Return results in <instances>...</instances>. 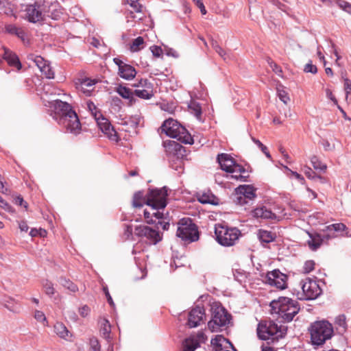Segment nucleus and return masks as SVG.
<instances>
[{"instance_id":"nucleus-33","label":"nucleus","mask_w":351,"mask_h":351,"mask_svg":"<svg viewBox=\"0 0 351 351\" xmlns=\"http://www.w3.org/2000/svg\"><path fill=\"white\" fill-rule=\"evenodd\" d=\"M323 242V239L319 234L311 235V240L308 241L309 247L312 250H316L318 249Z\"/></svg>"},{"instance_id":"nucleus-54","label":"nucleus","mask_w":351,"mask_h":351,"mask_svg":"<svg viewBox=\"0 0 351 351\" xmlns=\"http://www.w3.org/2000/svg\"><path fill=\"white\" fill-rule=\"evenodd\" d=\"M134 86L136 87H141L143 88H147V86H152V84L149 82L147 79H141L138 84Z\"/></svg>"},{"instance_id":"nucleus-47","label":"nucleus","mask_w":351,"mask_h":351,"mask_svg":"<svg viewBox=\"0 0 351 351\" xmlns=\"http://www.w3.org/2000/svg\"><path fill=\"white\" fill-rule=\"evenodd\" d=\"M326 229L328 230L333 231H344L346 229V226L345 224L342 223H334L326 227Z\"/></svg>"},{"instance_id":"nucleus-18","label":"nucleus","mask_w":351,"mask_h":351,"mask_svg":"<svg viewBox=\"0 0 351 351\" xmlns=\"http://www.w3.org/2000/svg\"><path fill=\"white\" fill-rule=\"evenodd\" d=\"M256 189L251 185L240 186L237 189V193L239 195L237 197V202L241 205L247 204L250 200H252L256 197Z\"/></svg>"},{"instance_id":"nucleus-41","label":"nucleus","mask_w":351,"mask_h":351,"mask_svg":"<svg viewBox=\"0 0 351 351\" xmlns=\"http://www.w3.org/2000/svg\"><path fill=\"white\" fill-rule=\"evenodd\" d=\"M43 287L47 295L51 296L55 293V289L51 282L46 280L43 284Z\"/></svg>"},{"instance_id":"nucleus-4","label":"nucleus","mask_w":351,"mask_h":351,"mask_svg":"<svg viewBox=\"0 0 351 351\" xmlns=\"http://www.w3.org/2000/svg\"><path fill=\"white\" fill-rule=\"evenodd\" d=\"M211 319L208 322V328L212 332H218L227 327L231 320V315L221 305L214 304L211 306Z\"/></svg>"},{"instance_id":"nucleus-56","label":"nucleus","mask_w":351,"mask_h":351,"mask_svg":"<svg viewBox=\"0 0 351 351\" xmlns=\"http://www.w3.org/2000/svg\"><path fill=\"white\" fill-rule=\"evenodd\" d=\"M344 90L346 93V97H348L349 94H351V81L348 78L344 80Z\"/></svg>"},{"instance_id":"nucleus-35","label":"nucleus","mask_w":351,"mask_h":351,"mask_svg":"<svg viewBox=\"0 0 351 351\" xmlns=\"http://www.w3.org/2000/svg\"><path fill=\"white\" fill-rule=\"evenodd\" d=\"M145 47L144 39L141 36H138L136 39H134L130 45V49L132 52H136Z\"/></svg>"},{"instance_id":"nucleus-51","label":"nucleus","mask_w":351,"mask_h":351,"mask_svg":"<svg viewBox=\"0 0 351 351\" xmlns=\"http://www.w3.org/2000/svg\"><path fill=\"white\" fill-rule=\"evenodd\" d=\"M226 341V339L223 337L221 335H217L215 337V339H212L211 342L213 344L221 348L222 346H223V343L225 342Z\"/></svg>"},{"instance_id":"nucleus-42","label":"nucleus","mask_w":351,"mask_h":351,"mask_svg":"<svg viewBox=\"0 0 351 351\" xmlns=\"http://www.w3.org/2000/svg\"><path fill=\"white\" fill-rule=\"evenodd\" d=\"M315 263L314 261H306L302 269V272L304 274H309L315 269Z\"/></svg>"},{"instance_id":"nucleus-39","label":"nucleus","mask_w":351,"mask_h":351,"mask_svg":"<svg viewBox=\"0 0 351 351\" xmlns=\"http://www.w3.org/2000/svg\"><path fill=\"white\" fill-rule=\"evenodd\" d=\"M59 282L64 287L66 288L67 289L72 292L75 293L78 291L77 286L75 285L73 282H71L69 279L61 277L59 280Z\"/></svg>"},{"instance_id":"nucleus-11","label":"nucleus","mask_w":351,"mask_h":351,"mask_svg":"<svg viewBox=\"0 0 351 351\" xmlns=\"http://www.w3.org/2000/svg\"><path fill=\"white\" fill-rule=\"evenodd\" d=\"M164 147L167 156L172 161L180 160L186 156L185 147L174 141H165Z\"/></svg>"},{"instance_id":"nucleus-5","label":"nucleus","mask_w":351,"mask_h":351,"mask_svg":"<svg viewBox=\"0 0 351 351\" xmlns=\"http://www.w3.org/2000/svg\"><path fill=\"white\" fill-rule=\"evenodd\" d=\"M215 234L217 241L226 247L234 245L241 237V232L237 228L228 227L220 223L215 225Z\"/></svg>"},{"instance_id":"nucleus-15","label":"nucleus","mask_w":351,"mask_h":351,"mask_svg":"<svg viewBox=\"0 0 351 351\" xmlns=\"http://www.w3.org/2000/svg\"><path fill=\"white\" fill-rule=\"evenodd\" d=\"M113 62L118 66V75L120 77L125 80L134 79L136 75V71L134 66L123 62L118 58H114Z\"/></svg>"},{"instance_id":"nucleus-34","label":"nucleus","mask_w":351,"mask_h":351,"mask_svg":"<svg viewBox=\"0 0 351 351\" xmlns=\"http://www.w3.org/2000/svg\"><path fill=\"white\" fill-rule=\"evenodd\" d=\"M146 202V197H143V194L141 191H138L134 194L132 198V206L135 208H141L143 204Z\"/></svg>"},{"instance_id":"nucleus-52","label":"nucleus","mask_w":351,"mask_h":351,"mask_svg":"<svg viewBox=\"0 0 351 351\" xmlns=\"http://www.w3.org/2000/svg\"><path fill=\"white\" fill-rule=\"evenodd\" d=\"M212 46L215 51L222 58L225 59L226 51L217 44L216 41L212 43Z\"/></svg>"},{"instance_id":"nucleus-9","label":"nucleus","mask_w":351,"mask_h":351,"mask_svg":"<svg viewBox=\"0 0 351 351\" xmlns=\"http://www.w3.org/2000/svg\"><path fill=\"white\" fill-rule=\"evenodd\" d=\"M134 234L138 238H145L150 245H156L162 239V233L147 226H136L134 228Z\"/></svg>"},{"instance_id":"nucleus-21","label":"nucleus","mask_w":351,"mask_h":351,"mask_svg":"<svg viewBox=\"0 0 351 351\" xmlns=\"http://www.w3.org/2000/svg\"><path fill=\"white\" fill-rule=\"evenodd\" d=\"M284 215L279 210L278 212H272L265 206L256 208L253 210V216L256 218H263L268 219H278L279 220Z\"/></svg>"},{"instance_id":"nucleus-59","label":"nucleus","mask_w":351,"mask_h":351,"mask_svg":"<svg viewBox=\"0 0 351 351\" xmlns=\"http://www.w3.org/2000/svg\"><path fill=\"white\" fill-rule=\"evenodd\" d=\"M337 323L339 324V326H341L342 328H345L346 326V317L344 315H339L337 318Z\"/></svg>"},{"instance_id":"nucleus-44","label":"nucleus","mask_w":351,"mask_h":351,"mask_svg":"<svg viewBox=\"0 0 351 351\" xmlns=\"http://www.w3.org/2000/svg\"><path fill=\"white\" fill-rule=\"evenodd\" d=\"M337 5L343 11L351 14V3L344 0H336Z\"/></svg>"},{"instance_id":"nucleus-13","label":"nucleus","mask_w":351,"mask_h":351,"mask_svg":"<svg viewBox=\"0 0 351 351\" xmlns=\"http://www.w3.org/2000/svg\"><path fill=\"white\" fill-rule=\"evenodd\" d=\"M58 123L71 133L77 134L81 130V124L75 112H70L69 116L64 118H59Z\"/></svg>"},{"instance_id":"nucleus-20","label":"nucleus","mask_w":351,"mask_h":351,"mask_svg":"<svg viewBox=\"0 0 351 351\" xmlns=\"http://www.w3.org/2000/svg\"><path fill=\"white\" fill-rule=\"evenodd\" d=\"M53 106L58 120L59 118H64V117L69 116L71 112H75L69 104L59 99L53 101Z\"/></svg>"},{"instance_id":"nucleus-37","label":"nucleus","mask_w":351,"mask_h":351,"mask_svg":"<svg viewBox=\"0 0 351 351\" xmlns=\"http://www.w3.org/2000/svg\"><path fill=\"white\" fill-rule=\"evenodd\" d=\"M5 29L9 34L16 35L19 38L24 39L25 32L22 28L14 25H8L5 27Z\"/></svg>"},{"instance_id":"nucleus-38","label":"nucleus","mask_w":351,"mask_h":351,"mask_svg":"<svg viewBox=\"0 0 351 351\" xmlns=\"http://www.w3.org/2000/svg\"><path fill=\"white\" fill-rule=\"evenodd\" d=\"M197 347H199L197 340L190 337L184 341V351H194Z\"/></svg>"},{"instance_id":"nucleus-10","label":"nucleus","mask_w":351,"mask_h":351,"mask_svg":"<svg viewBox=\"0 0 351 351\" xmlns=\"http://www.w3.org/2000/svg\"><path fill=\"white\" fill-rule=\"evenodd\" d=\"M288 276L279 269L268 271L265 277L264 282L278 289L283 290L287 287Z\"/></svg>"},{"instance_id":"nucleus-24","label":"nucleus","mask_w":351,"mask_h":351,"mask_svg":"<svg viewBox=\"0 0 351 351\" xmlns=\"http://www.w3.org/2000/svg\"><path fill=\"white\" fill-rule=\"evenodd\" d=\"M3 58L5 60L10 66L16 67L18 70H20L22 67L21 64L19 61L17 56L12 53L9 49L3 47Z\"/></svg>"},{"instance_id":"nucleus-23","label":"nucleus","mask_w":351,"mask_h":351,"mask_svg":"<svg viewBox=\"0 0 351 351\" xmlns=\"http://www.w3.org/2000/svg\"><path fill=\"white\" fill-rule=\"evenodd\" d=\"M217 162L221 169L226 172L231 170L236 164L234 159L228 154H220L217 156Z\"/></svg>"},{"instance_id":"nucleus-28","label":"nucleus","mask_w":351,"mask_h":351,"mask_svg":"<svg viewBox=\"0 0 351 351\" xmlns=\"http://www.w3.org/2000/svg\"><path fill=\"white\" fill-rule=\"evenodd\" d=\"M54 331L58 337L66 340H69L72 336L66 327L61 322H57L54 325Z\"/></svg>"},{"instance_id":"nucleus-43","label":"nucleus","mask_w":351,"mask_h":351,"mask_svg":"<svg viewBox=\"0 0 351 351\" xmlns=\"http://www.w3.org/2000/svg\"><path fill=\"white\" fill-rule=\"evenodd\" d=\"M34 317L38 322L42 323L43 326H47L48 322L47 320L45 313L43 311L38 310L35 311Z\"/></svg>"},{"instance_id":"nucleus-53","label":"nucleus","mask_w":351,"mask_h":351,"mask_svg":"<svg viewBox=\"0 0 351 351\" xmlns=\"http://www.w3.org/2000/svg\"><path fill=\"white\" fill-rule=\"evenodd\" d=\"M191 337H194L195 339L197 340L199 346L200 343H204L207 340V337L202 331L198 332L196 335L191 336Z\"/></svg>"},{"instance_id":"nucleus-19","label":"nucleus","mask_w":351,"mask_h":351,"mask_svg":"<svg viewBox=\"0 0 351 351\" xmlns=\"http://www.w3.org/2000/svg\"><path fill=\"white\" fill-rule=\"evenodd\" d=\"M97 122L99 128L110 140L116 142L119 141L117 132L108 119L102 117L98 119Z\"/></svg>"},{"instance_id":"nucleus-63","label":"nucleus","mask_w":351,"mask_h":351,"mask_svg":"<svg viewBox=\"0 0 351 351\" xmlns=\"http://www.w3.org/2000/svg\"><path fill=\"white\" fill-rule=\"evenodd\" d=\"M132 228L131 226H126L124 234L126 236L127 239H130L132 234Z\"/></svg>"},{"instance_id":"nucleus-36","label":"nucleus","mask_w":351,"mask_h":351,"mask_svg":"<svg viewBox=\"0 0 351 351\" xmlns=\"http://www.w3.org/2000/svg\"><path fill=\"white\" fill-rule=\"evenodd\" d=\"M155 217L157 219H164L165 214L163 213L160 212L159 210H157L156 212H154L152 213H150L149 211L145 210H144V217L146 220V222L147 223H153L154 221L152 219V217Z\"/></svg>"},{"instance_id":"nucleus-8","label":"nucleus","mask_w":351,"mask_h":351,"mask_svg":"<svg viewBox=\"0 0 351 351\" xmlns=\"http://www.w3.org/2000/svg\"><path fill=\"white\" fill-rule=\"evenodd\" d=\"M167 196L166 187L150 190L146 195L145 204L151 206L153 210L163 209L167 206Z\"/></svg>"},{"instance_id":"nucleus-61","label":"nucleus","mask_w":351,"mask_h":351,"mask_svg":"<svg viewBox=\"0 0 351 351\" xmlns=\"http://www.w3.org/2000/svg\"><path fill=\"white\" fill-rule=\"evenodd\" d=\"M103 291L106 295V297L107 298V300H108V302H109V304L110 305H112L113 304V301H112V299L109 293V291H108V289L107 288V287H104L103 288Z\"/></svg>"},{"instance_id":"nucleus-26","label":"nucleus","mask_w":351,"mask_h":351,"mask_svg":"<svg viewBox=\"0 0 351 351\" xmlns=\"http://www.w3.org/2000/svg\"><path fill=\"white\" fill-rule=\"evenodd\" d=\"M97 82V80L86 78L81 81L77 88L83 92L86 96H90L91 92L94 90V85Z\"/></svg>"},{"instance_id":"nucleus-62","label":"nucleus","mask_w":351,"mask_h":351,"mask_svg":"<svg viewBox=\"0 0 351 351\" xmlns=\"http://www.w3.org/2000/svg\"><path fill=\"white\" fill-rule=\"evenodd\" d=\"M19 227L22 232H27L29 229L27 223L23 221L19 223Z\"/></svg>"},{"instance_id":"nucleus-64","label":"nucleus","mask_w":351,"mask_h":351,"mask_svg":"<svg viewBox=\"0 0 351 351\" xmlns=\"http://www.w3.org/2000/svg\"><path fill=\"white\" fill-rule=\"evenodd\" d=\"M219 351H237L232 345H229L228 346H222L219 349Z\"/></svg>"},{"instance_id":"nucleus-1","label":"nucleus","mask_w":351,"mask_h":351,"mask_svg":"<svg viewBox=\"0 0 351 351\" xmlns=\"http://www.w3.org/2000/svg\"><path fill=\"white\" fill-rule=\"evenodd\" d=\"M270 306L271 313L277 315V319H282V321L286 322H291L300 310L297 302L289 298H280L278 300H274Z\"/></svg>"},{"instance_id":"nucleus-27","label":"nucleus","mask_w":351,"mask_h":351,"mask_svg":"<svg viewBox=\"0 0 351 351\" xmlns=\"http://www.w3.org/2000/svg\"><path fill=\"white\" fill-rule=\"evenodd\" d=\"M197 199L202 204H210L213 205H217L218 204V199L210 191L199 194Z\"/></svg>"},{"instance_id":"nucleus-17","label":"nucleus","mask_w":351,"mask_h":351,"mask_svg":"<svg viewBox=\"0 0 351 351\" xmlns=\"http://www.w3.org/2000/svg\"><path fill=\"white\" fill-rule=\"evenodd\" d=\"M140 0H125V3L128 4L133 10H129L126 14L127 21L130 22V19L142 20L143 18V6L139 3Z\"/></svg>"},{"instance_id":"nucleus-57","label":"nucleus","mask_w":351,"mask_h":351,"mask_svg":"<svg viewBox=\"0 0 351 351\" xmlns=\"http://www.w3.org/2000/svg\"><path fill=\"white\" fill-rule=\"evenodd\" d=\"M0 206L8 212H12V207L1 196Z\"/></svg>"},{"instance_id":"nucleus-50","label":"nucleus","mask_w":351,"mask_h":351,"mask_svg":"<svg viewBox=\"0 0 351 351\" xmlns=\"http://www.w3.org/2000/svg\"><path fill=\"white\" fill-rule=\"evenodd\" d=\"M304 71L305 73H311L313 74H315L317 72V66L313 64L312 62L310 61L304 66Z\"/></svg>"},{"instance_id":"nucleus-22","label":"nucleus","mask_w":351,"mask_h":351,"mask_svg":"<svg viewBox=\"0 0 351 351\" xmlns=\"http://www.w3.org/2000/svg\"><path fill=\"white\" fill-rule=\"evenodd\" d=\"M26 18L29 22L36 23L43 20V14L39 7L36 5H29L27 7Z\"/></svg>"},{"instance_id":"nucleus-48","label":"nucleus","mask_w":351,"mask_h":351,"mask_svg":"<svg viewBox=\"0 0 351 351\" xmlns=\"http://www.w3.org/2000/svg\"><path fill=\"white\" fill-rule=\"evenodd\" d=\"M91 351H100L101 347L98 339L95 337L90 339Z\"/></svg>"},{"instance_id":"nucleus-7","label":"nucleus","mask_w":351,"mask_h":351,"mask_svg":"<svg viewBox=\"0 0 351 351\" xmlns=\"http://www.w3.org/2000/svg\"><path fill=\"white\" fill-rule=\"evenodd\" d=\"M178 230L176 232L177 237L182 240L193 242L198 240L199 232L197 228L192 220L189 218H183L178 222Z\"/></svg>"},{"instance_id":"nucleus-49","label":"nucleus","mask_w":351,"mask_h":351,"mask_svg":"<svg viewBox=\"0 0 351 351\" xmlns=\"http://www.w3.org/2000/svg\"><path fill=\"white\" fill-rule=\"evenodd\" d=\"M153 56L156 58H160L163 55V51L159 46L154 45L150 47Z\"/></svg>"},{"instance_id":"nucleus-12","label":"nucleus","mask_w":351,"mask_h":351,"mask_svg":"<svg viewBox=\"0 0 351 351\" xmlns=\"http://www.w3.org/2000/svg\"><path fill=\"white\" fill-rule=\"evenodd\" d=\"M302 289L305 300H314L319 296L322 290L318 282L310 278H306L301 282Z\"/></svg>"},{"instance_id":"nucleus-58","label":"nucleus","mask_w":351,"mask_h":351,"mask_svg":"<svg viewBox=\"0 0 351 351\" xmlns=\"http://www.w3.org/2000/svg\"><path fill=\"white\" fill-rule=\"evenodd\" d=\"M79 313L82 317H85L90 313V308L87 305H84L79 309Z\"/></svg>"},{"instance_id":"nucleus-3","label":"nucleus","mask_w":351,"mask_h":351,"mask_svg":"<svg viewBox=\"0 0 351 351\" xmlns=\"http://www.w3.org/2000/svg\"><path fill=\"white\" fill-rule=\"evenodd\" d=\"M162 132L167 136L177 138L185 144L193 143V138L187 130L176 120L169 118L165 121L160 127Z\"/></svg>"},{"instance_id":"nucleus-30","label":"nucleus","mask_w":351,"mask_h":351,"mask_svg":"<svg viewBox=\"0 0 351 351\" xmlns=\"http://www.w3.org/2000/svg\"><path fill=\"white\" fill-rule=\"evenodd\" d=\"M258 237L262 243H269L276 239V234L268 230H259L258 232Z\"/></svg>"},{"instance_id":"nucleus-60","label":"nucleus","mask_w":351,"mask_h":351,"mask_svg":"<svg viewBox=\"0 0 351 351\" xmlns=\"http://www.w3.org/2000/svg\"><path fill=\"white\" fill-rule=\"evenodd\" d=\"M252 140L255 144L258 145V147L261 149L263 152H265V151L267 150V147L264 145L259 140L256 139L254 137L252 138Z\"/></svg>"},{"instance_id":"nucleus-25","label":"nucleus","mask_w":351,"mask_h":351,"mask_svg":"<svg viewBox=\"0 0 351 351\" xmlns=\"http://www.w3.org/2000/svg\"><path fill=\"white\" fill-rule=\"evenodd\" d=\"M116 92L123 98L128 99L129 106H132L136 102V99L134 97V92L130 88L119 85L116 88Z\"/></svg>"},{"instance_id":"nucleus-45","label":"nucleus","mask_w":351,"mask_h":351,"mask_svg":"<svg viewBox=\"0 0 351 351\" xmlns=\"http://www.w3.org/2000/svg\"><path fill=\"white\" fill-rule=\"evenodd\" d=\"M268 64L271 68L272 71L276 73L278 76L282 77V68L278 65L275 62L271 60L270 58L268 60Z\"/></svg>"},{"instance_id":"nucleus-14","label":"nucleus","mask_w":351,"mask_h":351,"mask_svg":"<svg viewBox=\"0 0 351 351\" xmlns=\"http://www.w3.org/2000/svg\"><path fill=\"white\" fill-rule=\"evenodd\" d=\"M28 60H32L36 64L40 71L43 75H45L46 78H54L55 74L50 66L49 62L45 60L43 57L31 54L28 56Z\"/></svg>"},{"instance_id":"nucleus-32","label":"nucleus","mask_w":351,"mask_h":351,"mask_svg":"<svg viewBox=\"0 0 351 351\" xmlns=\"http://www.w3.org/2000/svg\"><path fill=\"white\" fill-rule=\"evenodd\" d=\"M100 325V333L105 339L110 338V334L111 332V326L108 319L101 318L99 319Z\"/></svg>"},{"instance_id":"nucleus-16","label":"nucleus","mask_w":351,"mask_h":351,"mask_svg":"<svg viewBox=\"0 0 351 351\" xmlns=\"http://www.w3.org/2000/svg\"><path fill=\"white\" fill-rule=\"evenodd\" d=\"M206 319L205 310L203 307L196 306L189 313L187 325L195 328L200 325Z\"/></svg>"},{"instance_id":"nucleus-6","label":"nucleus","mask_w":351,"mask_h":351,"mask_svg":"<svg viewBox=\"0 0 351 351\" xmlns=\"http://www.w3.org/2000/svg\"><path fill=\"white\" fill-rule=\"evenodd\" d=\"M310 333L313 344L319 346L332 337L333 328L327 321L316 322L311 326Z\"/></svg>"},{"instance_id":"nucleus-2","label":"nucleus","mask_w":351,"mask_h":351,"mask_svg":"<svg viewBox=\"0 0 351 351\" xmlns=\"http://www.w3.org/2000/svg\"><path fill=\"white\" fill-rule=\"evenodd\" d=\"M287 328L284 326H278L271 320L261 321L257 327V334L263 340L278 341L285 337Z\"/></svg>"},{"instance_id":"nucleus-31","label":"nucleus","mask_w":351,"mask_h":351,"mask_svg":"<svg viewBox=\"0 0 351 351\" xmlns=\"http://www.w3.org/2000/svg\"><path fill=\"white\" fill-rule=\"evenodd\" d=\"M133 93L139 98L149 99L154 96L153 87L147 86V88L142 89H136Z\"/></svg>"},{"instance_id":"nucleus-55","label":"nucleus","mask_w":351,"mask_h":351,"mask_svg":"<svg viewBox=\"0 0 351 351\" xmlns=\"http://www.w3.org/2000/svg\"><path fill=\"white\" fill-rule=\"evenodd\" d=\"M195 4L199 8L201 13L204 15L206 14V10L202 0H193Z\"/></svg>"},{"instance_id":"nucleus-46","label":"nucleus","mask_w":351,"mask_h":351,"mask_svg":"<svg viewBox=\"0 0 351 351\" xmlns=\"http://www.w3.org/2000/svg\"><path fill=\"white\" fill-rule=\"evenodd\" d=\"M278 95L280 99L285 104H287L290 101L289 94L283 88H278Z\"/></svg>"},{"instance_id":"nucleus-40","label":"nucleus","mask_w":351,"mask_h":351,"mask_svg":"<svg viewBox=\"0 0 351 351\" xmlns=\"http://www.w3.org/2000/svg\"><path fill=\"white\" fill-rule=\"evenodd\" d=\"M311 162L315 169L324 171L327 168V166L325 164L322 163L319 160V158L315 156L311 158Z\"/></svg>"},{"instance_id":"nucleus-29","label":"nucleus","mask_w":351,"mask_h":351,"mask_svg":"<svg viewBox=\"0 0 351 351\" xmlns=\"http://www.w3.org/2000/svg\"><path fill=\"white\" fill-rule=\"evenodd\" d=\"M245 168L238 164H235L233 167L231 169L228 173H232L231 176L232 178H234L237 180H245V178L246 176H244L243 174L245 173Z\"/></svg>"}]
</instances>
